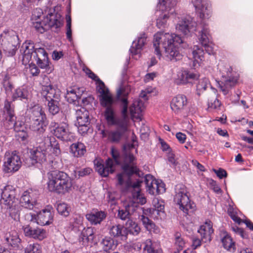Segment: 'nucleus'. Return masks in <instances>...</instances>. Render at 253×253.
I'll list each match as a JSON object with an SVG mask.
<instances>
[{"mask_svg": "<svg viewBox=\"0 0 253 253\" xmlns=\"http://www.w3.org/2000/svg\"><path fill=\"white\" fill-rule=\"evenodd\" d=\"M134 160L135 158L132 154H126L122 166L124 172L117 175V185L124 187L126 190H130L132 193L131 201L125 205L124 209L118 210V216L123 220L129 219L130 215L135 210L138 204L143 205L146 202V199L141 193L140 188L142 181H137L131 184L128 177V176L138 171V169L134 163Z\"/></svg>", "mask_w": 253, "mask_h": 253, "instance_id": "f257e3e1", "label": "nucleus"}, {"mask_svg": "<svg viewBox=\"0 0 253 253\" xmlns=\"http://www.w3.org/2000/svg\"><path fill=\"white\" fill-rule=\"evenodd\" d=\"M183 42V40L179 35L169 33L157 32L153 40V47L155 54L160 58L162 53L161 47L164 49V54L168 59L176 61L182 57L179 50V46Z\"/></svg>", "mask_w": 253, "mask_h": 253, "instance_id": "f03ea898", "label": "nucleus"}, {"mask_svg": "<svg viewBox=\"0 0 253 253\" xmlns=\"http://www.w3.org/2000/svg\"><path fill=\"white\" fill-rule=\"evenodd\" d=\"M30 154V157L25 161L28 167L45 162L47 155L59 156L61 154V150L59 144L54 137L44 136L43 141L39 147L31 150Z\"/></svg>", "mask_w": 253, "mask_h": 253, "instance_id": "7ed1b4c3", "label": "nucleus"}, {"mask_svg": "<svg viewBox=\"0 0 253 253\" xmlns=\"http://www.w3.org/2000/svg\"><path fill=\"white\" fill-rule=\"evenodd\" d=\"M47 188L50 192L64 195L71 190L72 181L66 173L57 170H52L47 173Z\"/></svg>", "mask_w": 253, "mask_h": 253, "instance_id": "20e7f679", "label": "nucleus"}, {"mask_svg": "<svg viewBox=\"0 0 253 253\" xmlns=\"http://www.w3.org/2000/svg\"><path fill=\"white\" fill-rule=\"evenodd\" d=\"M130 92V86L126 85L121 86L118 90L117 92V97L123 105V109L122 111L121 118H117L116 123L114 125H116L120 129V131L124 133L127 130L128 124L129 122V118L127 116V96Z\"/></svg>", "mask_w": 253, "mask_h": 253, "instance_id": "39448f33", "label": "nucleus"}, {"mask_svg": "<svg viewBox=\"0 0 253 253\" xmlns=\"http://www.w3.org/2000/svg\"><path fill=\"white\" fill-rule=\"evenodd\" d=\"M174 201L179 206V209L185 214L193 212L196 209L194 202L190 201L186 187L183 184H177L175 188Z\"/></svg>", "mask_w": 253, "mask_h": 253, "instance_id": "423d86ee", "label": "nucleus"}, {"mask_svg": "<svg viewBox=\"0 0 253 253\" xmlns=\"http://www.w3.org/2000/svg\"><path fill=\"white\" fill-rule=\"evenodd\" d=\"M3 117V124L7 129L13 128L16 132L24 131L23 123L16 121L14 106L7 100L4 102Z\"/></svg>", "mask_w": 253, "mask_h": 253, "instance_id": "0eeeda50", "label": "nucleus"}, {"mask_svg": "<svg viewBox=\"0 0 253 253\" xmlns=\"http://www.w3.org/2000/svg\"><path fill=\"white\" fill-rule=\"evenodd\" d=\"M177 0H159L158 7L163 11L157 19V26L159 29H163L167 26L168 20L170 15L175 13L174 6L177 4Z\"/></svg>", "mask_w": 253, "mask_h": 253, "instance_id": "6e6552de", "label": "nucleus"}, {"mask_svg": "<svg viewBox=\"0 0 253 253\" xmlns=\"http://www.w3.org/2000/svg\"><path fill=\"white\" fill-rule=\"evenodd\" d=\"M111 154L114 160L111 158H108L105 164H103L102 162L99 161L94 162L96 170L103 177H106L110 173H112L115 170V165L119 164L118 152L114 148H112Z\"/></svg>", "mask_w": 253, "mask_h": 253, "instance_id": "1a4fd4ad", "label": "nucleus"}, {"mask_svg": "<svg viewBox=\"0 0 253 253\" xmlns=\"http://www.w3.org/2000/svg\"><path fill=\"white\" fill-rule=\"evenodd\" d=\"M53 213L51 210L43 209L38 212L37 214L32 213H27L25 217L31 222L44 226L51 224L53 221Z\"/></svg>", "mask_w": 253, "mask_h": 253, "instance_id": "9d476101", "label": "nucleus"}, {"mask_svg": "<svg viewBox=\"0 0 253 253\" xmlns=\"http://www.w3.org/2000/svg\"><path fill=\"white\" fill-rule=\"evenodd\" d=\"M176 25V29L184 35L189 36L195 31H197V23L194 18L191 16H186L179 18Z\"/></svg>", "mask_w": 253, "mask_h": 253, "instance_id": "9b49d317", "label": "nucleus"}, {"mask_svg": "<svg viewBox=\"0 0 253 253\" xmlns=\"http://www.w3.org/2000/svg\"><path fill=\"white\" fill-rule=\"evenodd\" d=\"M21 161L20 157L13 152L5 153L3 169L5 172L11 173L17 171L21 166Z\"/></svg>", "mask_w": 253, "mask_h": 253, "instance_id": "f8f14e48", "label": "nucleus"}, {"mask_svg": "<svg viewBox=\"0 0 253 253\" xmlns=\"http://www.w3.org/2000/svg\"><path fill=\"white\" fill-rule=\"evenodd\" d=\"M50 127L51 131L58 138L66 141L74 139V135L70 132L68 125L66 124L59 125L55 122H52Z\"/></svg>", "mask_w": 253, "mask_h": 253, "instance_id": "ddd939ff", "label": "nucleus"}, {"mask_svg": "<svg viewBox=\"0 0 253 253\" xmlns=\"http://www.w3.org/2000/svg\"><path fill=\"white\" fill-rule=\"evenodd\" d=\"M144 181L147 191L152 195L160 194L166 191L165 184L162 181L156 180L152 175L146 174Z\"/></svg>", "mask_w": 253, "mask_h": 253, "instance_id": "4468645a", "label": "nucleus"}, {"mask_svg": "<svg viewBox=\"0 0 253 253\" xmlns=\"http://www.w3.org/2000/svg\"><path fill=\"white\" fill-rule=\"evenodd\" d=\"M36 197V194L32 190H28L23 193L19 202L22 207L37 212L36 210L37 206Z\"/></svg>", "mask_w": 253, "mask_h": 253, "instance_id": "2eb2a0df", "label": "nucleus"}, {"mask_svg": "<svg viewBox=\"0 0 253 253\" xmlns=\"http://www.w3.org/2000/svg\"><path fill=\"white\" fill-rule=\"evenodd\" d=\"M15 190L13 186L7 185L4 187L1 194L0 203L1 205L5 206H9L10 204L18 203V199L15 197Z\"/></svg>", "mask_w": 253, "mask_h": 253, "instance_id": "dca6fc26", "label": "nucleus"}, {"mask_svg": "<svg viewBox=\"0 0 253 253\" xmlns=\"http://www.w3.org/2000/svg\"><path fill=\"white\" fill-rule=\"evenodd\" d=\"M201 19H208L211 13L207 0H191Z\"/></svg>", "mask_w": 253, "mask_h": 253, "instance_id": "f3484780", "label": "nucleus"}, {"mask_svg": "<svg viewBox=\"0 0 253 253\" xmlns=\"http://www.w3.org/2000/svg\"><path fill=\"white\" fill-rule=\"evenodd\" d=\"M96 90L99 94V99L100 105L106 108L113 107L114 99L109 89L104 84L103 86L96 87Z\"/></svg>", "mask_w": 253, "mask_h": 253, "instance_id": "a211bd4d", "label": "nucleus"}, {"mask_svg": "<svg viewBox=\"0 0 253 253\" xmlns=\"http://www.w3.org/2000/svg\"><path fill=\"white\" fill-rule=\"evenodd\" d=\"M199 77V74L187 70H180L177 73L174 82L176 84H184L197 80Z\"/></svg>", "mask_w": 253, "mask_h": 253, "instance_id": "6ab92c4d", "label": "nucleus"}, {"mask_svg": "<svg viewBox=\"0 0 253 253\" xmlns=\"http://www.w3.org/2000/svg\"><path fill=\"white\" fill-rule=\"evenodd\" d=\"M24 235L26 237L32 238L38 240H42L46 237V232L45 230L40 228H33L30 225H26L23 226Z\"/></svg>", "mask_w": 253, "mask_h": 253, "instance_id": "aec40b11", "label": "nucleus"}, {"mask_svg": "<svg viewBox=\"0 0 253 253\" xmlns=\"http://www.w3.org/2000/svg\"><path fill=\"white\" fill-rule=\"evenodd\" d=\"M205 20L201 19V23L197 27V31L200 29L199 31L198 39L202 45H206L207 43H210L211 35L208 25L205 22Z\"/></svg>", "mask_w": 253, "mask_h": 253, "instance_id": "412c9836", "label": "nucleus"}, {"mask_svg": "<svg viewBox=\"0 0 253 253\" xmlns=\"http://www.w3.org/2000/svg\"><path fill=\"white\" fill-rule=\"evenodd\" d=\"M18 44V36L14 35L10 37L7 41L4 42L2 45L5 53L7 56H11L15 54Z\"/></svg>", "mask_w": 253, "mask_h": 253, "instance_id": "4be33fe9", "label": "nucleus"}, {"mask_svg": "<svg viewBox=\"0 0 253 253\" xmlns=\"http://www.w3.org/2000/svg\"><path fill=\"white\" fill-rule=\"evenodd\" d=\"M41 93L47 101L60 99V91L50 84L42 85Z\"/></svg>", "mask_w": 253, "mask_h": 253, "instance_id": "5701e85b", "label": "nucleus"}, {"mask_svg": "<svg viewBox=\"0 0 253 253\" xmlns=\"http://www.w3.org/2000/svg\"><path fill=\"white\" fill-rule=\"evenodd\" d=\"M144 109V103L143 101L139 98L134 100L129 107V112L131 119L141 120L142 112Z\"/></svg>", "mask_w": 253, "mask_h": 253, "instance_id": "b1692460", "label": "nucleus"}, {"mask_svg": "<svg viewBox=\"0 0 253 253\" xmlns=\"http://www.w3.org/2000/svg\"><path fill=\"white\" fill-rule=\"evenodd\" d=\"M198 233L201 236V240L204 243L210 242L211 240V235L213 233L212 222L208 220L200 226Z\"/></svg>", "mask_w": 253, "mask_h": 253, "instance_id": "393cba45", "label": "nucleus"}, {"mask_svg": "<svg viewBox=\"0 0 253 253\" xmlns=\"http://www.w3.org/2000/svg\"><path fill=\"white\" fill-rule=\"evenodd\" d=\"M187 104V97L184 95L178 94L174 97L170 103V107L175 113L183 110Z\"/></svg>", "mask_w": 253, "mask_h": 253, "instance_id": "a878e982", "label": "nucleus"}, {"mask_svg": "<svg viewBox=\"0 0 253 253\" xmlns=\"http://www.w3.org/2000/svg\"><path fill=\"white\" fill-rule=\"evenodd\" d=\"M106 213L102 211H94L86 214V219L92 224H100L106 217Z\"/></svg>", "mask_w": 253, "mask_h": 253, "instance_id": "bb28decb", "label": "nucleus"}, {"mask_svg": "<svg viewBox=\"0 0 253 253\" xmlns=\"http://www.w3.org/2000/svg\"><path fill=\"white\" fill-rule=\"evenodd\" d=\"M146 36L144 33L141 34L140 36L138 37L137 42H133L132 45L130 48V51L132 55H136L139 54L143 46L146 42Z\"/></svg>", "mask_w": 253, "mask_h": 253, "instance_id": "cd10ccee", "label": "nucleus"}, {"mask_svg": "<svg viewBox=\"0 0 253 253\" xmlns=\"http://www.w3.org/2000/svg\"><path fill=\"white\" fill-rule=\"evenodd\" d=\"M34 51V45L33 42H26L23 43L20 49V52L23 54V61L26 62H29L32 58Z\"/></svg>", "mask_w": 253, "mask_h": 253, "instance_id": "c85d7f7f", "label": "nucleus"}, {"mask_svg": "<svg viewBox=\"0 0 253 253\" xmlns=\"http://www.w3.org/2000/svg\"><path fill=\"white\" fill-rule=\"evenodd\" d=\"M44 22L46 30L52 27L59 28L62 25L60 16L59 15H54L52 14H49L46 17H44Z\"/></svg>", "mask_w": 253, "mask_h": 253, "instance_id": "c756f323", "label": "nucleus"}, {"mask_svg": "<svg viewBox=\"0 0 253 253\" xmlns=\"http://www.w3.org/2000/svg\"><path fill=\"white\" fill-rule=\"evenodd\" d=\"M109 233L114 237L120 238L121 240H126L127 238V231L123 226L115 225L110 228Z\"/></svg>", "mask_w": 253, "mask_h": 253, "instance_id": "7c9ffc66", "label": "nucleus"}, {"mask_svg": "<svg viewBox=\"0 0 253 253\" xmlns=\"http://www.w3.org/2000/svg\"><path fill=\"white\" fill-rule=\"evenodd\" d=\"M192 54L194 59L193 66L196 68L199 66L200 62L204 59V51L199 45H194L192 50Z\"/></svg>", "mask_w": 253, "mask_h": 253, "instance_id": "2f4dec72", "label": "nucleus"}, {"mask_svg": "<svg viewBox=\"0 0 253 253\" xmlns=\"http://www.w3.org/2000/svg\"><path fill=\"white\" fill-rule=\"evenodd\" d=\"M218 69L221 77V80H228L229 78H233L231 76L232 68L227 63L221 62L218 64Z\"/></svg>", "mask_w": 253, "mask_h": 253, "instance_id": "473e14b6", "label": "nucleus"}, {"mask_svg": "<svg viewBox=\"0 0 253 253\" xmlns=\"http://www.w3.org/2000/svg\"><path fill=\"white\" fill-rule=\"evenodd\" d=\"M4 241L10 246L16 247H18L21 239L15 231H12L5 234Z\"/></svg>", "mask_w": 253, "mask_h": 253, "instance_id": "72a5a7b5", "label": "nucleus"}, {"mask_svg": "<svg viewBox=\"0 0 253 253\" xmlns=\"http://www.w3.org/2000/svg\"><path fill=\"white\" fill-rule=\"evenodd\" d=\"M70 152L75 157H81L86 152V148L84 143L77 142L73 143L70 147Z\"/></svg>", "mask_w": 253, "mask_h": 253, "instance_id": "f704fd0d", "label": "nucleus"}, {"mask_svg": "<svg viewBox=\"0 0 253 253\" xmlns=\"http://www.w3.org/2000/svg\"><path fill=\"white\" fill-rule=\"evenodd\" d=\"M30 119L31 120L39 119H46V115L41 106L39 105H35L30 109Z\"/></svg>", "mask_w": 253, "mask_h": 253, "instance_id": "c9c22d12", "label": "nucleus"}, {"mask_svg": "<svg viewBox=\"0 0 253 253\" xmlns=\"http://www.w3.org/2000/svg\"><path fill=\"white\" fill-rule=\"evenodd\" d=\"M84 91L83 88L68 90L65 98L69 103H73L78 99L81 98V95Z\"/></svg>", "mask_w": 253, "mask_h": 253, "instance_id": "e433bc0d", "label": "nucleus"}, {"mask_svg": "<svg viewBox=\"0 0 253 253\" xmlns=\"http://www.w3.org/2000/svg\"><path fill=\"white\" fill-rule=\"evenodd\" d=\"M46 119H38L31 120L30 127L31 130L37 131L40 133H42L45 131L46 126L45 121Z\"/></svg>", "mask_w": 253, "mask_h": 253, "instance_id": "4c0bfd02", "label": "nucleus"}, {"mask_svg": "<svg viewBox=\"0 0 253 253\" xmlns=\"http://www.w3.org/2000/svg\"><path fill=\"white\" fill-rule=\"evenodd\" d=\"M101 133L103 137H107L108 139L112 142H119L123 133L119 130L111 131L102 130Z\"/></svg>", "mask_w": 253, "mask_h": 253, "instance_id": "58836bf2", "label": "nucleus"}, {"mask_svg": "<svg viewBox=\"0 0 253 253\" xmlns=\"http://www.w3.org/2000/svg\"><path fill=\"white\" fill-rule=\"evenodd\" d=\"M7 209L9 210V215L14 220H19L20 219L21 208L19 206V202L13 203L9 206H5Z\"/></svg>", "mask_w": 253, "mask_h": 253, "instance_id": "ea45409f", "label": "nucleus"}, {"mask_svg": "<svg viewBox=\"0 0 253 253\" xmlns=\"http://www.w3.org/2000/svg\"><path fill=\"white\" fill-rule=\"evenodd\" d=\"M237 80L235 78H229L228 80H221L219 86L221 90L224 95L228 93L229 89L234 86L236 83Z\"/></svg>", "mask_w": 253, "mask_h": 253, "instance_id": "a19ab883", "label": "nucleus"}, {"mask_svg": "<svg viewBox=\"0 0 253 253\" xmlns=\"http://www.w3.org/2000/svg\"><path fill=\"white\" fill-rule=\"evenodd\" d=\"M12 93V99L13 101H15L17 99H19L20 100L27 99L29 95V92L27 89L23 87L17 88Z\"/></svg>", "mask_w": 253, "mask_h": 253, "instance_id": "79ce46f5", "label": "nucleus"}, {"mask_svg": "<svg viewBox=\"0 0 253 253\" xmlns=\"http://www.w3.org/2000/svg\"><path fill=\"white\" fill-rule=\"evenodd\" d=\"M126 227L127 233L133 235H137L140 231V228L138 224L132 220L128 219L126 223Z\"/></svg>", "mask_w": 253, "mask_h": 253, "instance_id": "37998d69", "label": "nucleus"}, {"mask_svg": "<svg viewBox=\"0 0 253 253\" xmlns=\"http://www.w3.org/2000/svg\"><path fill=\"white\" fill-rule=\"evenodd\" d=\"M140 220L148 231L150 232L153 231L155 233H157L159 231L158 227H156L154 223L150 220L148 217L142 215L140 216Z\"/></svg>", "mask_w": 253, "mask_h": 253, "instance_id": "c03bdc74", "label": "nucleus"}, {"mask_svg": "<svg viewBox=\"0 0 253 253\" xmlns=\"http://www.w3.org/2000/svg\"><path fill=\"white\" fill-rule=\"evenodd\" d=\"M222 243L223 247L227 250L233 252L235 251V243L233 241L231 237L226 234L222 239Z\"/></svg>", "mask_w": 253, "mask_h": 253, "instance_id": "a18cd8bd", "label": "nucleus"}, {"mask_svg": "<svg viewBox=\"0 0 253 253\" xmlns=\"http://www.w3.org/2000/svg\"><path fill=\"white\" fill-rule=\"evenodd\" d=\"M102 248L104 251L109 252L116 248V244L114 243L113 239L110 237H105L102 241Z\"/></svg>", "mask_w": 253, "mask_h": 253, "instance_id": "49530a36", "label": "nucleus"}, {"mask_svg": "<svg viewBox=\"0 0 253 253\" xmlns=\"http://www.w3.org/2000/svg\"><path fill=\"white\" fill-rule=\"evenodd\" d=\"M93 230L92 227L84 228L81 233L80 241L83 243L88 242L90 240L93 239Z\"/></svg>", "mask_w": 253, "mask_h": 253, "instance_id": "de8ad7c7", "label": "nucleus"}, {"mask_svg": "<svg viewBox=\"0 0 253 253\" xmlns=\"http://www.w3.org/2000/svg\"><path fill=\"white\" fill-rule=\"evenodd\" d=\"M153 205L154 208L150 210L152 214L155 216V218L158 217L157 215L160 216L163 213L164 206L160 203L158 199H154L153 201Z\"/></svg>", "mask_w": 253, "mask_h": 253, "instance_id": "09e8293b", "label": "nucleus"}, {"mask_svg": "<svg viewBox=\"0 0 253 253\" xmlns=\"http://www.w3.org/2000/svg\"><path fill=\"white\" fill-rule=\"evenodd\" d=\"M186 244L184 238L179 232H176L174 234V246L177 251H180L183 250Z\"/></svg>", "mask_w": 253, "mask_h": 253, "instance_id": "8fccbe9b", "label": "nucleus"}, {"mask_svg": "<svg viewBox=\"0 0 253 253\" xmlns=\"http://www.w3.org/2000/svg\"><path fill=\"white\" fill-rule=\"evenodd\" d=\"M104 116L109 125H114L115 124L117 118L115 116V113L113 107L106 108Z\"/></svg>", "mask_w": 253, "mask_h": 253, "instance_id": "3c124183", "label": "nucleus"}, {"mask_svg": "<svg viewBox=\"0 0 253 253\" xmlns=\"http://www.w3.org/2000/svg\"><path fill=\"white\" fill-rule=\"evenodd\" d=\"M59 99H55L47 101V106L50 114L54 115L59 112Z\"/></svg>", "mask_w": 253, "mask_h": 253, "instance_id": "603ef678", "label": "nucleus"}, {"mask_svg": "<svg viewBox=\"0 0 253 253\" xmlns=\"http://www.w3.org/2000/svg\"><path fill=\"white\" fill-rule=\"evenodd\" d=\"M210 85L208 79L204 78L199 80L197 84V94L199 95L202 92L205 91Z\"/></svg>", "mask_w": 253, "mask_h": 253, "instance_id": "864d4df0", "label": "nucleus"}, {"mask_svg": "<svg viewBox=\"0 0 253 253\" xmlns=\"http://www.w3.org/2000/svg\"><path fill=\"white\" fill-rule=\"evenodd\" d=\"M56 209L60 215L65 217L68 216L70 212V207L65 203L58 204Z\"/></svg>", "mask_w": 253, "mask_h": 253, "instance_id": "5fc2aeb1", "label": "nucleus"}, {"mask_svg": "<svg viewBox=\"0 0 253 253\" xmlns=\"http://www.w3.org/2000/svg\"><path fill=\"white\" fill-rule=\"evenodd\" d=\"M32 23L33 27L40 33H43L46 31L45 24L44 22V18L42 20L32 21Z\"/></svg>", "mask_w": 253, "mask_h": 253, "instance_id": "6e6d98bb", "label": "nucleus"}, {"mask_svg": "<svg viewBox=\"0 0 253 253\" xmlns=\"http://www.w3.org/2000/svg\"><path fill=\"white\" fill-rule=\"evenodd\" d=\"M25 253H42V247L38 243L29 244L25 248Z\"/></svg>", "mask_w": 253, "mask_h": 253, "instance_id": "4d7b16f0", "label": "nucleus"}, {"mask_svg": "<svg viewBox=\"0 0 253 253\" xmlns=\"http://www.w3.org/2000/svg\"><path fill=\"white\" fill-rule=\"evenodd\" d=\"M3 86L5 89L6 93L7 95H9L10 93L12 92V89L13 88V86L12 84L9 80V77L7 75H6L3 79Z\"/></svg>", "mask_w": 253, "mask_h": 253, "instance_id": "13d9d810", "label": "nucleus"}, {"mask_svg": "<svg viewBox=\"0 0 253 253\" xmlns=\"http://www.w3.org/2000/svg\"><path fill=\"white\" fill-rule=\"evenodd\" d=\"M46 57H48L47 54L43 48H38L35 49L34 58L35 60H40V59Z\"/></svg>", "mask_w": 253, "mask_h": 253, "instance_id": "bf43d9fd", "label": "nucleus"}, {"mask_svg": "<svg viewBox=\"0 0 253 253\" xmlns=\"http://www.w3.org/2000/svg\"><path fill=\"white\" fill-rule=\"evenodd\" d=\"M144 253H160L157 250H154L152 247V241L150 239H147L144 243Z\"/></svg>", "mask_w": 253, "mask_h": 253, "instance_id": "052dcab7", "label": "nucleus"}, {"mask_svg": "<svg viewBox=\"0 0 253 253\" xmlns=\"http://www.w3.org/2000/svg\"><path fill=\"white\" fill-rule=\"evenodd\" d=\"M86 73L88 75V77L96 82L97 84L96 87L103 86V85L105 84L91 70L87 69Z\"/></svg>", "mask_w": 253, "mask_h": 253, "instance_id": "680f3d73", "label": "nucleus"}, {"mask_svg": "<svg viewBox=\"0 0 253 253\" xmlns=\"http://www.w3.org/2000/svg\"><path fill=\"white\" fill-rule=\"evenodd\" d=\"M77 125L84 126V125H89V115L85 114L82 117H77Z\"/></svg>", "mask_w": 253, "mask_h": 253, "instance_id": "e2e57ef3", "label": "nucleus"}, {"mask_svg": "<svg viewBox=\"0 0 253 253\" xmlns=\"http://www.w3.org/2000/svg\"><path fill=\"white\" fill-rule=\"evenodd\" d=\"M220 105L221 103L217 98H210L208 100L209 108L217 109L220 106Z\"/></svg>", "mask_w": 253, "mask_h": 253, "instance_id": "0e129e2a", "label": "nucleus"}, {"mask_svg": "<svg viewBox=\"0 0 253 253\" xmlns=\"http://www.w3.org/2000/svg\"><path fill=\"white\" fill-rule=\"evenodd\" d=\"M66 36L67 39L71 41L72 40V30H71V18L70 16H66Z\"/></svg>", "mask_w": 253, "mask_h": 253, "instance_id": "69168bd1", "label": "nucleus"}, {"mask_svg": "<svg viewBox=\"0 0 253 253\" xmlns=\"http://www.w3.org/2000/svg\"><path fill=\"white\" fill-rule=\"evenodd\" d=\"M209 185L210 187L213 190V191L217 194L221 193V189L215 181L210 179L209 180Z\"/></svg>", "mask_w": 253, "mask_h": 253, "instance_id": "338daca9", "label": "nucleus"}, {"mask_svg": "<svg viewBox=\"0 0 253 253\" xmlns=\"http://www.w3.org/2000/svg\"><path fill=\"white\" fill-rule=\"evenodd\" d=\"M43 14L42 11L40 8H36L34 9L32 12L31 16V21H36L38 20H41V17Z\"/></svg>", "mask_w": 253, "mask_h": 253, "instance_id": "774afa93", "label": "nucleus"}]
</instances>
